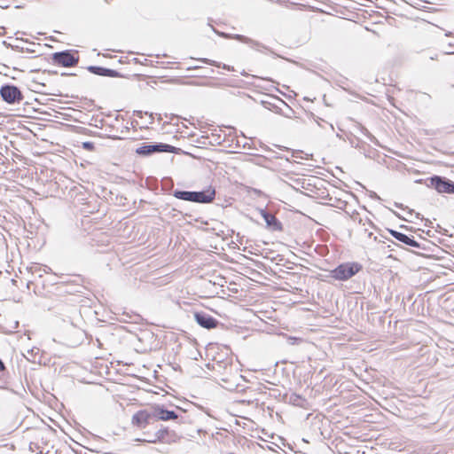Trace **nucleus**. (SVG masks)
I'll return each instance as SVG.
<instances>
[{
  "mask_svg": "<svg viewBox=\"0 0 454 454\" xmlns=\"http://www.w3.org/2000/svg\"><path fill=\"white\" fill-rule=\"evenodd\" d=\"M215 192L212 188H208L202 192H185L175 191L173 196L176 199L198 202V203H209L215 199Z\"/></svg>",
  "mask_w": 454,
  "mask_h": 454,
  "instance_id": "1",
  "label": "nucleus"
},
{
  "mask_svg": "<svg viewBox=\"0 0 454 454\" xmlns=\"http://www.w3.org/2000/svg\"><path fill=\"white\" fill-rule=\"evenodd\" d=\"M362 266L357 262H347L339 265L331 271V277L336 280L345 281L360 271Z\"/></svg>",
  "mask_w": 454,
  "mask_h": 454,
  "instance_id": "2",
  "label": "nucleus"
},
{
  "mask_svg": "<svg viewBox=\"0 0 454 454\" xmlns=\"http://www.w3.org/2000/svg\"><path fill=\"white\" fill-rule=\"evenodd\" d=\"M0 94L2 98L9 104L20 103L23 98L20 90L12 85L3 86Z\"/></svg>",
  "mask_w": 454,
  "mask_h": 454,
  "instance_id": "3",
  "label": "nucleus"
},
{
  "mask_svg": "<svg viewBox=\"0 0 454 454\" xmlns=\"http://www.w3.org/2000/svg\"><path fill=\"white\" fill-rule=\"evenodd\" d=\"M174 149L173 146L166 144H158V145H148L144 144L140 147L136 149V153L140 155H150L156 152H172Z\"/></svg>",
  "mask_w": 454,
  "mask_h": 454,
  "instance_id": "4",
  "label": "nucleus"
},
{
  "mask_svg": "<svg viewBox=\"0 0 454 454\" xmlns=\"http://www.w3.org/2000/svg\"><path fill=\"white\" fill-rule=\"evenodd\" d=\"M152 418H153V411L140 410L132 416L131 423L139 428H145Z\"/></svg>",
  "mask_w": 454,
  "mask_h": 454,
  "instance_id": "5",
  "label": "nucleus"
},
{
  "mask_svg": "<svg viewBox=\"0 0 454 454\" xmlns=\"http://www.w3.org/2000/svg\"><path fill=\"white\" fill-rule=\"evenodd\" d=\"M431 184L439 192L454 194V183L450 180L443 179L440 176H434L431 179Z\"/></svg>",
  "mask_w": 454,
  "mask_h": 454,
  "instance_id": "6",
  "label": "nucleus"
},
{
  "mask_svg": "<svg viewBox=\"0 0 454 454\" xmlns=\"http://www.w3.org/2000/svg\"><path fill=\"white\" fill-rule=\"evenodd\" d=\"M54 61L63 67H73L77 64L78 59L67 51L54 54Z\"/></svg>",
  "mask_w": 454,
  "mask_h": 454,
  "instance_id": "7",
  "label": "nucleus"
},
{
  "mask_svg": "<svg viewBox=\"0 0 454 454\" xmlns=\"http://www.w3.org/2000/svg\"><path fill=\"white\" fill-rule=\"evenodd\" d=\"M176 435L174 432L169 431L167 427L160 428L155 433L154 438L147 440L148 442H174Z\"/></svg>",
  "mask_w": 454,
  "mask_h": 454,
  "instance_id": "8",
  "label": "nucleus"
},
{
  "mask_svg": "<svg viewBox=\"0 0 454 454\" xmlns=\"http://www.w3.org/2000/svg\"><path fill=\"white\" fill-rule=\"evenodd\" d=\"M153 418L158 420L168 421L178 419L175 411L165 410L162 406L156 405L153 409Z\"/></svg>",
  "mask_w": 454,
  "mask_h": 454,
  "instance_id": "9",
  "label": "nucleus"
},
{
  "mask_svg": "<svg viewBox=\"0 0 454 454\" xmlns=\"http://www.w3.org/2000/svg\"><path fill=\"white\" fill-rule=\"evenodd\" d=\"M194 317L196 322L204 328L212 329L217 325V321L206 313H195Z\"/></svg>",
  "mask_w": 454,
  "mask_h": 454,
  "instance_id": "10",
  "label": "nucleus"
},
{
  "mask_svg": "<svg viewBox=\"0 0 454 454\" xmlns=\"http://www.w3.org/2000/svg\"><path fill=\"white\" fill-rule=\"evenodd\" d=\"M261 215L264 219V221L269 228H270L273 231L281 230V224L278 221V219L276 218L275 215L266 212L265 210H261Z\"/></svg>",
  "mask_w": 454,
  "mask_h": 454,
  "instance_id": "11",
  "label": "nucleus"
},
{
  "mask_svg": "<svg viewBox=\"0 0 454 454\" xmlns=\"http://www.w3.org/2000/svg\"><path fill=\"white\" fill-rule=\"evenodd\" d=\"M390 232H391L392 236L394 238H395L398 241L403 242V243H404L408 246H411L412 247H417V248L419 247V244L416 240L409 238L407 235L401 233L399 231H391Z\"/></svg>",
  "mask_w": 454,
  "mask_h": 454,
  "instance_id": "12",
  "label": "nucleus"
},
{
  "mask_svg": "<svg viewBox=\"0 0 454 454\" xmlns=\"http://www.w3.org/2000/svg\"><path fill=\"white\" fill-rule=\"evenodd\" d=\"M90 70L93 73L100 75H106V76H111V77H116L118 76V72L112 69H107L104 67H90Z\"/></svg>",
  "mask_w": 454,
  "mask_h": 454,
  "instance_id": "13",
  "label": "nucleus"
},
{
  "mask_svg": "<svg viewBox=\"0 0 454 454\" xmlns=\"http://www.w3.org/2000/svg\"><path fill=\"white\" fill-rule=\"evenodd\" d=\"M238 38L239 40L244 42V43H251V46L254 47V48H256L257 50H259V47H261V44L257 42H254L243 35H238Z\"/></svg>",
  "mask_w": 454,
  "mask_h": 454,
  "instance_id": "14",
  "label": "nucleus"
},
{
  "mask_svg": "<svg viewBox=\"0 0 454 454\" xmlns=\"http://www.w3.org/2000/svg\"><path fill=\"white\" fill-rule=\"evenodd\" d=\"M199 61L205 63V64L219 67V65H217L215 61L210 60L208 59H199Z\"/></svg>",
  "mask_w": 454,
  "mask_h": 454,
  "instance_id": "15",
  "label": "nucleus"
},
{
  "mask_svg": "<svg viewBox=\"0 0 454 454\" xmlns=\"http://www.w3.org/2000/svg\"><path fill=\"white\" fill-rule=\"evenodd\" d=\"M83 148L88 150H92L94 148L93 144L90 142H85L83 143Z\"/></svg>",
  "mask_w": 454,
  "mask_h": 454,
  "instance_id": "16",
  "label": "nucleus"
},
{
  "mask_svg": "<svg viewBox=\"0 0 454 454\" xmlns=\"http://www.w3.org/2000/svg\"><path fill=\"white\" fill-rule=\"evenodd\" d=\"M4 370V363L0 360V371H3Z\"/></svg>",
  "mask_w": 454,
  "mask_h": 454,
  "instance_id": "17",
  "label": "nucleus"
},
{
  "mask_svg": "<svg viewBox=\"0 0 454 454\" xmlns=\"http://www.w3.org/2000/svg\"><path fill=\"white\" fill-rule=\"evenodd\" d=\"M223 68L230 70V67H226L225 65L223 66Z\"/></svg>",
  "mask_w": 454,
  "mask_h": 454,
  "instance_id": "18",
  "label": "nucleus"
}]
</instances>
